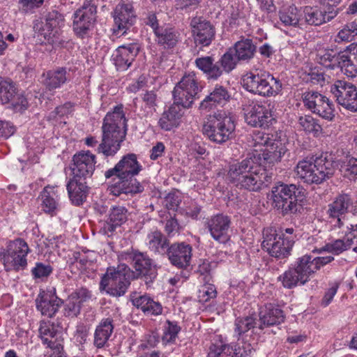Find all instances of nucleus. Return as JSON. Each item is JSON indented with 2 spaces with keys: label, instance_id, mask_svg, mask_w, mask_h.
Returning <instances> with one entry per match:
<instances>
[{
  "label": "nucleus",
  "instance_id": "1",
  "mask_svg": "<svg viewBox=\"0 0 357 357\" xmlns=\"http://www.w3.org/2000/svg\"><path fill=\"white\" fill-rule=\"evenodd\" d=\"M287 149L280 139L273 142L262 153H252L240 162L229 165L227 178L240 189L258 192L266 188L273 181V175L261 165H274L280 162Z\"/></svg>",
  "mask_w": 357,
  "mask_h": 357
},
{
  "label": "nucleus",
  "instance_id": "2",
  "mask_svg": "<svg viewBox=\"0 0 357 357\" xmlns=\"http://www.w3.org/2000/svg\"><path fill=\"white\" fill-rule=\"evenodd\" d=\"M127 122L123 105L120 104L115 106L112 112H107L103 119L101 142L98 144L96 137H89L86 138L85 144L91 147L98 145L97 152L105 157L114 156L126 139Z\"/></svg>",
  "mask_w": 357,
  "mask_h": 357
},
{
  "label": "nucleus",
  "instance_id": "3",
  "mask_svg": "<svg viewBox=\"0 0 357 357\" xmlns=\"http://www.w3.org/2000/svg\"><path fill=\"white\" fill-rule=\"evenodd\" d=\"M142 170L136 154L128 153L112 168L105 172L106 179H112L109 186L110 193L116 197L122 194H137L143 192L144 187L135 178Z\"/></svg>",
  "mask_w": 357,
  "mask_h": 357
},
{
  "label": "nucleus",
  "instance_id": "4",
  "mask_svg": "<svg viewBox=\"0 0 357 357\" xmlns=\"http://www.w3.org/2000/svg\"><path fill=\"white\" fill-rule=\"evenodd\" d=\"M333 260L334 257L332 256L314 257L305 254L296 258L278 280L286 289H291L305 285L321 267Z\"/></svg>",
  "mask_w": 357,
  "mask_h": 357
},
{
  "label": "nucleus",
  "instance_id": "5",
  "mask_svg": "<svg viewBox=\"0 0 357 357\" xmlns=\"http://www.w3.org/2000/svg\"><path fill=\"white\" fill-rule=\"evenodd\" d=\"M337 164L333 156L321 155L313 162L303 160L298 162L295 172L298 178L307 184H321L335 174Z\"/></svg>",
  "mask_w": 357,
  "mask_h": 357
},
{
  "label": "nucleus",
  "instance_id": "6",
  "mask_svg": "<svg viewBox=\"0 0 357 357\" xmlns=\"http://www.w3.org/2000/svg\"><path fill=\"white\" fill-rule=\"evenodd\" d=\"M241 84L245 91L264 98L276 96L282 90L279 78L259 69L246 73L241 78Z\"/></svg>",
  "mask_w": 357,
  "mask_h": 357
},
{
  "label": "nucleus",
  "instance_id": "7",
  "mask_svg": "<svg viewBox=\"0 0 357 357\" xmlns=\"http://www.w3.org/2000/svg\"><path fill=\"white\" fill-rule=\"evenodd\" d=\"M271 192L273 204L282 215L294 214L302 208L305 195L301 185L280 183L273 187Z\"/></svg>",
  "mask_w": 357,
  "mask_h": 357
},
{
  "label": "nucleus",
  "instance_id": "8",
  "mask_svg": "<svg viewBox=\"0 0 357 357\" xmlns=\"http://www.w3.org/2000/svg\"><path fill=\"white\" fill-rule=\"evenodd\" d=\"M137 279L133 271L125 264L117 267H109L101 278L100 290H105L112 296H123L132 280Z\"/></svg>",
  "mask_w": 357,
  "mask_h": 357
},
{
  "label": "nucleus",
  "instance_id": "9",
  "mask_svg": "<svg viewBox=\"0 0 357 357\" xmlns=\"http://www.w3.org/2000/svg\"><path fill=\"white\" fill-rule=\"evenodd\" d=\"M238 59L234 53L232 48H229L218 61L215 62L211 56L198 57L195 61L196 67L200 70L208 80H218L224 73H229L236 66Z\"/></svg>",
  "mask_w": 357,
  "mask_h": 357
},
{
  "label": "nucleus",
  "instance_id": "10",
  "mask_svg": "<svg viewBox=\"0 0 357 357\" xmlns=\"http://www.w3.org/2000/svg\"><path fill=\"white\" fill-rule=\"evenodd\" d=\"M235 127L231 116L225 112H218L209 116L202 130L211 142L222 144L232 137Z\"/></svg>",
  "mask_w": 357,
  "mask_h": 357
},
{
  "label": "nucleus",
  "instance_id": "11",
  "mask_svg": "<svg viewBox=\"0 0 357 357\" xmlns=\"http://www.w3.org/2000/svg\"><path fill=\"white\" fill-rule=\"evenodd\" d=\"M261 246L273 257L276 259L287 258L294 244L292 236H286L282 231L278 232L274 227H267L263 230Z\"/></svg>",
  "mask_w": 357,
  "mask_h": 357
},
{
  "label": "nucleus",
  "instance_id": "12",
  "mask_svg": "<svg viewBox=\"0 0 357 357\" xmlns=\"http://www.w3.org/2000/svg\"><path fill=\"white\" fill-rule=\"evenodd\" d=\"M30 252L27 243L18 238L8 242L6 249L0 250V259L5 270L19 271L27 266L26 256Z\"/></svg>",
  "mask_w": 357,
  "mask_h": 357
},
{
  "label": "nucleus",
  "instance_id": "13",
  "mask_svg": "<svg viewBox=\"0 0 357 357\" xmlns=\"http://www.w3.org/2000/svg\"><path fill=\"white\" fill-rule=\"evenodd\" d=\"M97 22V6L85 1L73 15V30L79 38H89Z\"/></svg>",
  "mask_w": 357,
  "mask_h": 357
},
{
  "label": "nucleus",
  "instance_id": "14",
  "mask_svg": "<svg viewBox=\"0 0 357 357\" xmlns=\"http://www.w3.org/2000/svg\"><path fill=\"white\" fill-rule=\"evenodd\" d=\"M199 86L195 74L184 75L174 88L173 104L183 109L190 108L196 98H198Z\"/></svg>",
  "mask_w": 357,
  "mask_h": 357
},
{
  "label": "nucleus",
  "instance_id": "15",
  "mask_svg": "<svg viewBox=\"0 0 357 357\" xmlns=\"http://www.w3.org/2000/svg\"><path fill=\"white\" fill-rule=\"evenodd\" d=\"M63 22V15L59 11L52 10L34 20L33 30L43 36L48 43L52 44L57 41L58 29Z\"/></svg>",
  "mask_w": 357,
  "mask_h": 357
},
{
  "label": "nucleus",
  "instance_id": "16",
  "mask_svg": "<svg viewBox=\"0 0 357 357\" xmlns=\"http://www.w3.org/2000/svg\"><path fill=\"white\" fill-rule=\"evenodd\" d=\"M96 156L89 151H80L72 158L71 176L81 181L90 179L95 171Z\"/></svg>",
  "mask_w": 357,
  "mask_h": 357
},
{
  "label": "nucleus",
  "instance_id": "17",
  "mask_svg": "<svg viewBox=\"0 0 357 357\" xmlns=\"http://www.w3.org/2000/svg\"><path fill=\"white\" fill-rule=\"evenodd\" d=\"M192 36L196 47L202 49L209 46L215 36L214 26L202 17H194L190 22Z\"/></svg>",
  "mask_w": 357,
  "mask_h": 357
},
{
  "label": "nucleus",
  "instance_id": "18",
  "mask_svg": "<svg viewBox=\"0 0 357 357\" xmlns=\"http://www.w3.org/2000/svg\"><path fill=\"white\" fill-rule=\"evenodd\" d=\"M245 120L252 127L262 128H268L276 122L269 105L261 103L248 106L245 109Z\"/></svg>",
  "mask_w": 357,
  "mask_h": 357
},
{
  "label": "nucleus",
  "instance_id": "19",
  "mask_svg": "<svg viewBox=\"0 0 357 357\" xmlns=\"http://www.w3.org/2000/svg\"><path fill=\"white\" fill-rule=\"evenodd\" d=\"M331 92L339 105L349 111L357 112V87L354 84L337 80L331 86Z\"/></svg>",
  "mask_w": 357,
  "mask_h": 357
},
{
  "label": "nucleus",
  "instance_id": "20",
  "mask_svg": "<svg viewBox=\"0 0 357 357\" xmlns=\"http://www.w3.org/2000/svg\"><path fill=\"white\" fill-rule=\"evenodd\" d=\"M303 101L309 110L324 119L332 120L335 116L329 99L317 91L305 92L303 95Z\"/></svg>",
  "mask_w": 357,
  "mask_h": 357
},
{
  "label": "nucleus",
  "instance_id": "21",
  "mask_svg": "<svg viewBox=\"0 0 357 357\" xmlns=\"http://www.w3.org/2000/svg\"><path fill=\"white\" fill-rule=\"evenodd\" d=\"M133 261V271L135 277L144 278L146 284L152 282L156 278L157 266L154 264L153 259L149 257L146 252L133 251L132 255Z\"/></svg>",
  "mask_w": 357,
  "mask_h": 357
},
{
  "label": "nucleus",
  "instance_id": "22",
  "mask_svg": "<svg viewBox=\"0 0 357 357\" xmlns=\"http://www.w3.org/2000/svg\"><path fill=\"white\" fill-rule=\"evenodd\" d=\"M139 50L140 45L137 40L119 46L112 55L116 69L120 71L127 70L139 54Z\"/></svg>",
  "mask_w": 357,
  "mask_h": 357
},
{
  "label": "nucleus",
  "instance_id": "23",
  "mask_svg": "<svg viewBox=\"0 0 357 357\" xmlns=\"http://www.w3.org/2000/svg\"><path fill=\"white\" fill-rule=\"evenodd\" d=\"M192 246L185 242L170 244L165 255L171 264L178 268H186L190 265L192 256Z\"/></svg>",
  "mask_w": 357,
  "mask_h": 357
},
{
  "label": "nucleus",
  "instance_id": "24",
  "mask_svg": "<svg viewBox=\"0 0 357 357\" xmlns=\"http://www.w3.org/2000/svg\"><path fill=\"white\" fill-rule=\"evenodd\" d=\"M70 72L66 67H57L43 73L41 84L46 91L54 93L70 82Z\"/></svg>",
  "mask_w": 357,
  "mask_h": 357
},
{
  "label": "nucleus",
  "instance_id": "25",
  "mask_svg": "<svg viewBox=\"0 0 357 357\" xmlns=\"http://www.w3.org/2000/svg\"><path fill=\"white\" fill-rule=\"evenodd\" d=\"M206 225L211 236L215 241L225 244L229 241L231 220L229 216L217 214L208 220Z\"/></svg>",
  "mask_w": 357,
  "mask_h": 357
},
{
  "label": "nucleus",
  "instance_id": "26",
  "mask_svg": "<svg viewBox=\"0 0 357 357\" xmlns=\"http://www.w3.org/2000/svg\"><path fill=\"white\" fill-rule=\"evenodd\" d=\"M231 99L229 90L224 86L215 84L210 90L208 94L201 101L199 109L201 111H210L217 107H223Z\"/></svg>",
  "mask_w": 357,
  "mask_h": 357
},
{
  "label": "nucleus",
  "instance_id": "27",
  "mask_svg": "<svg viewBox=\"0 0 357 357\" xmlns=\"http://www.w3.org/2000/svg\"><path fill=\"white\" fill-rule=\"evenodd\" d=\"M63 301L56 295V291H40L36 299V305L43 316L52 317L58 312Z\"/></svg>",
  "mask_w": 357,
  "mask_h": 357
},
{
  "label": "nucleus",
  "instance_id": "28",
  "mask_svg": "<svg viewBox=\"0 0 357 357\" xmlns=\"http://www.w3.org/2000/svg\"><path fill=\"white\" fill-rule=\"evenodd\" d=\"M259 328L264 329L265 327L278 326L283 323L285 319V315L283 310L273 303H267L262 307L259 312Z\"/></svg>",
  "mask_w": 357,
  "mask_h": 357
},
{
  "label": "nucleus",
  "instance_id": "29",
  "mask_svg": "<svg viewBox=\"0 0 357 357\" xmlns=\"http://www.w3.org/2000/svg\"><path fill=\"white\" fill-rule=\"evenodd\" d=\"M114 19L118 29L125 33L136 22V15L130 3H119L114 10Z\"/></svg>",
  "mask_w": 357,
  "mask_h": 357
},
{
  "label": "nucleus",
  "instance_id": "30",
  "mask_svg": "<svg viewBox=\"0 0 357 357\" xmlns=\"http://www.w3.org/2000/svg\"><path fill=\"white\" fill-rule=\"evenodd\" d=\"M352 201L347 194H342L337 196L335 200L328 204L327 215L331 219L337 220V225L341 227L343 225L342 219L348 212L349 207L351 205Z\"/></svg>",
  "mask_w": 357,
  "mask_h": 357
},
{
  "label": "nucleus",
  "instance_id": "31",
  "mask_svg": "<svg viewBox=\"0 0 357 357\" xmlns=\"http://www.w3.org/2000/svg\"><path fill=\"white\" fill-rule=\"evenodd\" d=\"M184 114L183 109L176 104H172L165 109L158 121L159 128L165 131H171L179 126Z\"/></svg>",
  "mask_w": 357,
  "mask_h": 357
},
{
  "label": "nucleus",
  "instance_id": "32",
  "mask_svg": "<svg viewBox=\"0 0 357 357\" xmlns=\"http://www.w3.org/2000/svg\"><path fill=\"white\" fill-rule=\"evenodd\" d=\"M337 9L330 10L327 7H325L324 10L311 6H305L303 9L306 23L314 26H319L331 21L337 15Z\"/></svg>",
  "mask_w": 357,
  "mask_h": 357
},
{
  "label": "nucleus",
  "instance_id": "33",
  "mask_svg": "<svg viewBox=\"0 0 357 357\" xmlns=\"http://www.w3.org/2000/svg\"><path fill=\"white\" fill-rule=\"evenodd\" d=\"M128 219V210L122 206H113L109 213V217L101 230L105 235L110 236L118 227L121 226Z\"/></svg>",
  "mask_w": 357,
  "mask_h": 357
},
{
  "label": "nucleus",
  "instance_id": "34",
  "mask_svg": "<svg viewBox=\"0 0 357 357\" xmlns=\"http://www.w3.org/2000/svg\"><path fill=\"white\" fill-rule=\"evenodd\" d=\"M145 243L148 249L155 255L165 256L170 244L169 241L161 231H150L146 237Z\"/></svg>",
  "mask_w": 357,
  "mask_h": 357
},
{
  "label": "nucleus",
  "instance_id": "35",
  "mask_svg": "<svg viewBox=\"0 0 357 357\" xmlns=\"http://www.w3.org/2000/svg\"><path fill=\"white\" fill-rule=\"evenodd\" d=\"M66 188L73 204L79 206L86 200L89 192L87 181L71 177L66 184Z\"/></svg>",
  "mask_w": 357,
  "mask_h": 357
},
{
  "label": "nucleus",
  "instance_id": "36",
  "mask_svg": "<svg viewBox=\"0 0 357 357\" xmlns=\"http://www.w3.org/2000/svg\"><path fill=\"white\" fill-rule=\"evenodd\" d=\"M114 320L112 318L102 319L96 328L93 335V345L101 349L107 343L114 331Z\"/></svg>",
  "mask_w": 357,
  "mask_h": 357
},
{
  "label": "nucleus",
  "instance_id": "37",
  "mask_svg": "<svg viewBox=\"0 0 357 357\" xmlns=\"http://www.w3.org/2000/svg\"><path fill=\"white\" fill-rule=\"evenodd\" d=\"M344 55V50L338 52L332 49L325 50L317 54V61L326 68L330 70L340 69L342 58Z\"/></svg>",
  "mask_w": 357,
  "mask_h": 357
},
{
  "label": "nucleus",
  "instance_id": "38",
  "mask_svg": "<svg viewBox=\"0 0 357 357\" xmlns=\"http://www.w3.org/2000/svg\"><path fill=\"white\" fill-rule=\"evenodd\" d=\"M232 50L239 61H249L255 56L257 47L252 39L242 38L237 41Z\"/></svg>",
  "mask_w": 357,
  "mask_h": 357
},
{
  "label": "nucleus",
  "instance_id": "39",
  "mask_svg": "<svg viewBox=\"0 0 357 357\" xmlns=\"http://www.w3.org/2000/svg\"><path fill=\"white\" fill-rule=\"evenodd\" d=\"M132 304L147 315L157 316L162 312V307L159 302L153 301L147 295L139 296L132 299Z\"/></svg>",
  "mask_w": 357,
  "mask_h": 357
},
{
  "label": "nucleus",
  "instance_id": "40",
  "mask_svg": "<svg viewBox=\"0 0 357 357\" xmlns=\"http://www.w3.org/2000/svg\"><path fill=\"white\" fill-rule=\"evenodd\" d=\"M351 46L350 45L344 50L340 70L348 77L353 78L357 76V50L352 52Z\"/></svg>",
  "mask_w": 357,
  "mask_h": 357
},
{
  "label": "nucleus",
  "instance_id": "41",
  "mask_svg": "<svg viewBox=\"0 0 357 357\" xmlns=\"http://www.w3.org/2000/svg\"><path fill=\"white\" fill-rule=\"evenodd\" d=\"M59 329H62V326L58 323L56 325L54 322L41 321L39 328V333L43 343L47 344V347L51 349L54 348L55 344L52 341V339L56 336Z\"/></svg>",
  "mask_w": 357,
  "mask_h": 357
},
{
  "label": "nucleus",
  "instance_id": "42",
  "mask_svg": "<svg viewBox=\"0 0 357 357\" xmlns=\"http://www.w3.org/2000/svg\"><path fill=\"white\" fill-rule=\"evenodd\" d=\"M155 36L158 44L164 46L165 48L174 47L180 39V33L175 29L172 27L161 28Z\"/></svg>",
  "mask_w": 357,
  "mask_h": 357
},
{
  "label": "nucleus",
  "instance_id": "43",
  "mask_svg": "<svg viewBox=\"0 0 357 357\" xmlns=\"http://www.w3.org/2000/svg\"><path fill=\"white\" fill-rule=\"evenodd\" d=\"M336 168L339 169L345 178L349 180H356L357 178V158L348 155L342 160H338Z\"/></svg>",
  "mask_w": 357,
  "mask_h": 357
},
{
  "label": "nucleus",
  "instance_id": "44",
  "mask_svg": "<svg viewBox=\"0 0 357 357\" xmlns=\"http://www.w3.org/2000/svg\"><path fill=\"white\" fill-rule=\"evenodd\" d=\"M279 17L284 25L296 26L300 20L299 10L294 5L289 6L279 12Z\"/></svg>",
  "mask_w": 357,
  "mask_h": 357
},
{
  "label": "nucleus",
  "instance_id": "45",
  "mask_svg": "<svg viewBox=\"0 0 357 357\" xmlns=\"http://www.w3.org/2000/svg\"><path fill=\"white\" fill-rule=\"evenodd\" d=\"M16 95L14 84L0 77V104L10 103Z\"/></svg>",
  "mask_w": 357,
  "mask_h": 357
},
{
  "label": "nucleus",
  "instance_id": "46",
  "mask_svg": "<svg viewBox=\"0 0 357 357\" xmlns=\"http://www.w3.org/2000/svg\"><path fill=\"white\" fill-rule=\"evenodd\" d=\"M298 123L303 130L306 132L312 133L314 137H318L322 132V128L319 121L312 116H301Z\"/></svg>",
  "mask_w": 357,
  "mask_h": 357
},
{
  "label": "nucleus",
  "instance_id": "47",
  "mask_svg": "<svg viewBox=\"0 0 357 357\" xmlns=\"http://www.w3.org/2000/svg\"><path fill=\"white\" fill-rule=\"evenodd\" d=\"M181 326L176 321L167 320L163 326L162 341L166 343H173L178 337Z\"/></svg>",
  "mask_w": 357,
  "mask_h": 357
},
{
  "label": "nucleus",
  "instance_id": "48",
  "mask_svg": "<svg viewBox=\"0 0 357 357\" xmlns=\"http://www.w3.org/2000/svg\"><path fill=\"white\" fill-rule=\"evenodd\" d=\"M234 354L232 346L220 342L211 345L208 357H234Z\"/></svg>",
  "mask_w": 357,
  "mask_h": 357
},
{
  "label": "nucleus",
  "instance_id": "49",
  "mask_svg": "<svg viewBox=\"0 0 357 357\" xmlns=\"http://www.w3.org/2000/svg\"><path fill=\"white\" fill-rule=\"evenodd\" d=\"M256 325V319L251 316L239 317L235 319L234 331L238 335L248 332L254 328Z\"/></svg>",
  "mask_w": 357,
  "mask_h": 357
},
{
  "label": "nucleus",
  "instance_id": "50",
  "mask_svg": "<svg viewBox=\"0 0 357 357\" xmlns=\"http://www.w3.org/2000/svg\"><path fill=\"white\" fill-rule=\"evenodd\" d=\"M48 187H45L40 194L39 198L41 199V206L43 211L46 213L52 215L56 208L57 202L54 199V197L51 195L48 191Z\"/></svg>",
  "mask_w": 357,
  "mask_h": 357
},
{
  "label": "nucleus",
  "instance_id": "51",
  "mask_svg": "<svg viewBox=\"0 0 357 357\" xmlns=\"http://www.w3.org/2000/svg\"><path fill=\"white\" fill-rule=\"evenodd\" d=\"M63 304V314L67 317H77L81 312L80 302L76 301L70 294L68 296Z\"/></svg>",
  "mask_w": 357,
  "mask_h": 357
},
{
  "label": "nucleus",
  "instance_id": "52",
  "mask_svg": "<svg viewBox=\"0 0 357 357\" xmlns=\"http://www.w3.org/2000/svg\"><path fill=\"white\" fill-rule=\"evenodd\" d=\"M143 105L142 107L144 112L152 114L156 111L158 107V96L154 91H146L142 96Z\"/></svg>",
  "mask_w": 357,
  "mask_h": 357
},
{
  "label": "nucleus",
  "instance_id": "53",
  "mask_svg": "<svg viewBox=\"0 0 357 357\" xmlns=\"http://www.w3.org/2000/svg\"><path fill=\"white\" fill-rule=\"evenodd\" d=\"M350 248V243L345 241V238H344V239H337L331 243H327L319 250V252L326 251L333 255H339Z\"/></svg>",
  "mask_w": 357,
  "mask_h": 357
},
{
  "label": "nucleus",
  "instance_id": "54",
  "mask_svg": "<svg viewBox=\"0 0 357 357\" xmlns=\"http://www.w3.org/2000/svg\"><path fill=\"white\" fill-rule=\"evenodd\" d=\"M216 296V288L213 284H204L199 289L198 298L201 303L208 302L210 300L215 298Z\"/></svg>",
  "mask_w": 357,
  "mask_h": 357
},
{
  "label": "nucleus",
  "instance_id": "55",
  "mask_svg": "<svg viewBox=\"0 0 357 357\" xmlns=\"http://www.w3.org/2000/svg\"><path fill=\"white\" fill-rule=\"evenodd\" d=\"M278 139L273 135L264 133L262 132H257L254 133L252 140L254 142V146H264L268 148L273 142H275Z\"/></svg>",
  "mask_w": 357,
  "mask_h": 357
},
{
  "label": "nucleus",
  "instance_id": "56",
  "mask_svg": "<svg viewBox=\"0 0 357 357\" xmlns=\"http://www.w3.org/2000/svg\"><path fill=\"white\" fill-rule=\"evenodd\" d=\"M52 271L53 268L50 265L38 262L31 270V273L35 278H43L48 277Z\"/></svg>",
  "mask_w": 357,
  "mask_h": 357
},
{
  "label": "nucleus",
  "instance_id": "57",
  "mask_svg": "<svg viewBox=\"0 0 357 357\" xmlns=\"http://www.w3.org/2000/svg\"><path fill=\"white\" fill-rule=\"evenodd\" d=\"M70 295L73 296L76 301L80 302L82 306L84 303L89 301L92 297L91 291L83 287L76 289Z\"/></svg>",
  "mask_w": 357,
  "mask_h": 357
},
{
  "label": "nucleus",
  "instance_id": "58",
  "mask_svg": "<svg viewBox=\"0 0 357 357\" xmlns=\"http://www.w3.org/2000/svg\"><path fill=\"white\" fill-rule=\"evenodd\" d=\"M234 357H251L255 352V349L251 344L248 342H242L241 345L234 348Z\"/></svg>",
  "mask_w": 357,
  "mask_h": 357
},
{
  "label": "nucleus",
  "instance_id": "59",
  "mask_svg": "<svg viewBox=\"0 0 357 357\" xmlns=\"http://www.w3.org/2000/svg\"><path fill=\"white\" fill-rule=\"evenodd\" d=\"M180 225L175 218L167 220L165 227V231L168 237H173L179 233Z\"/></svg>",
  "mask_w": 357,
  "mask_h": 357
},
{
  "label": "nucleus",
  "instance_id": "60",
  "mask_svg": "<svg viewBox=\"0 0 357 357\" xmlns=\"http://www.w3.org/2000/svg\"><path fill=\"white\" fill-rule=\"evenodd\" d=\"M181 199L175 193H169L164 200L165 207L169 210L176 211L179 206Z\"/></svg>",
  "mask_w": 357,
  "mask_h": 357
},
{
  "label": "nucleus",
  "instance_id": "61",
  "mask_svg": "<svg viewBox=\"0 0 357 357\" xmlns=\"http://www.w3.org/2000/svg\"><path fill=\"white\" fill-rule=\"evenodd\" d=\"M89 334V328L87 326L81 324L77 326L75 331V339L77 342L83 344L86 342Z\"/></svg>",
  "mask_w": 357,
  "mask_h": 357
},
{
  "label": "nucleus",
  "instance_id": "62",
  "mask_svg": "<svg viewBox=\"0 0 357 357\" xmlns=\"http://www.w3.org/2000/svg\"><path fill=\"white\" fill-rule=\"evenodd\" d=\"M10 103H11L13 108L17 111L25 110L28 107V101L26 98L22 95L17 93L14 99L10 102Z\"/></svg>",
  "mask_w": 357,
  "mask_h": 357
},
{
  "label": "nucleus",
  "instance_id": "63",
  "mask_svg": "<svg viewBox=\"0 0 357 357\" xmlns=\"http://www.w3.org/2000/svg\"><path fill=\"white\" fill-rule=\"evenodd\" d=\"M73 104L70 102H66L63 105L58 106L55 108L54 113L59 117L68 116L73 112Z\"/></svg>",
  "mask_w": 357,
  "mask_h": 357
},
{
  "label": "nucleus",
  "instance_id": "64",
  "mask_svg": "<svg viewBox=\"0 0 357 357\" xmlns=\"http://www.w3.org/2000/svg\"><path fill=\"white\" fill-rule=\"evenodd\" d=\"M202 0H175L177 9L186 10L190 8H196Z\"/></svg>",
  "mask_w": 357,
  "mask_h": 357
}]
</instances>
